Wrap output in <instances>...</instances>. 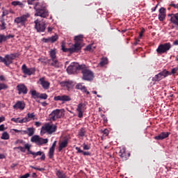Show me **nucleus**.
I'll return each instance as SVG.
<instances>
[{
	"label": "nucleus",
	"mask_w": 178,
	"mask_h": 178,
	"mask_svg": "<svg viewBox=\"0 0 178 178\" xmlns=\"http://www.w3.org/2000/svg\"><path fill=\"white\" fill-rule=\"evenodd\" d=\"M27 2L29 5H34L33 8L35 10V16H40L43 18L49 16V13L48 12V10H47L44 3H40L38 2V0H28Z\"/></svg>",
	"instance_id": "obj_1"
},
{
	"label": "nucleus",
	"mask_w": 178,
	"mask_h": 178,
	"mask_svg": "<svg viewBox=\"0 0 178 178\" xmlns=\"http://www.w3.org/2000/svg\"><path fill=\"white\" fill-rule=\"evenodd\" d=\"M57 131V126L55 124H51L49 122H46L41 127L40 136H43L45 134L51 135Z\"/></svg>",
	"instance_id": "obj_2"
},
{
	"label": "nucleus",
	"mask_w": 178,
	"mask_h": 178,
	"mask_svg": "<svg viewBox=\"0 0 178 178\" xmlns=\"http://www.w3.org/2000/svg\"><path fill=\"white\" fill-rule=\"evenodd\" d=\"M81 72L82 73V80L92 81L95 79V74L88 69L82 68Z\"/></svg>",
	"instance_id": "obj_3"
},
{
	"label": "nucleus",
	"mask_w": 178,
	"mask_h": 178,
	"mask_svg": "<svg viewBox=\"0 0 178 178\" xmlns=\"http://www.w3.org/2000/svg\"><path fill=\"white\" fill-rule=\"evenodd\" d=\"M31 143L36 144L38 146H42L44 144H47L49 143L48 138H43L40 137L38 135H35L31 138Z\"/></svg>",
	"instance_id": "obj_4"
},
{
	"label": "nucleus",
	"mask_w": 178,
	"mask_h": 178,
	"mask_svg": "<svg viewBox=\"0 0 178 178\" xmlns=\"http://www.w3.org/2000/svg\"><path fill=\"white\" fill-rule=\"evenodd\" d=\"M170 48H172V44L170 42H166L159 44L156 51L157 54L162 55V54H166L168 51H170Z\"/></svg>",
	"instance_id": "obj_5"
},
{
	"label": "nucleus",
	"mask_w": 178,
	"mask_h": 178,
	"mask_svg": "<svg viewBox=\"0 0 178 178\" xmlns=\"http://www.w3.org/2000/svg\"><path fill=\"white\" fill-rule=\"evenodd\" d=\"M29 17H30L29 14L23 15L20 17H16L14 20V22L17 25L20 24V26H26V24L27 23V19H29Z\"/></svg>",
	"instance_id": "obj_6"
},
{
	"label": "nucleus",
	"mask_w": 178,
	"mask_h": 178,
	"mask_svg": "<svg viewBox=\"0 0 178 178\" xmlns=\"http://www.w3.org/2000/svg\"><path fill=\"white\" fill-rule=\"evenodd\" d=\"M64 115L63 112H62L61 110L56 109L52 111L51 113H50V120L55 122L57 119H60L61 117Z\"/></svg>",
	"instance_id": "obj_7"
},
{
	"label": "nucleus",
	"mask_w": 178,
	"mask_h": 178,
	"mask_svg": "<svg viewBox=\"0 0 178 178\" xmlns=\"http://www.w3.org/2000/svg\"><path fill=\"white\" fill-rule=\"evenodd\" d=\"M17 56H19L17 54H11L9 55H6L3 63H4L6 66H9V65L13 63V60H15V59L17 58Z\"/></svg>",
	"instance_id": "obj_8"
},
{
	"label": "nucleus",
	"mask_w": 178,
	"mask_h": 178,
	"mask_svg": "<svg viewBox=\"0 0 178 178\" xmlns=\"http://www.w3.org/2000/svg\"><path fill=\"white\" fill-rule=\"evenodd\" d=\"M83 35H79L74 37L75 43L73 45V47L77 51H80V49H81V47H82L81 45H83Z\"/></svg>",
	"instance_id": "obj_9"
},
{
	"label": "nucleus",
	"mask_w": 178,
	"mask_h": 178,
	"mask_svg": "<svg viewBox=\"0 0 178 178\" xmlns=\"http://www.w3.org/2000/svg\"><path fill=\"white\" fill-rule=\"evenodd\" d=\"M35 29L38 33H44L45 31V24L39 19L34 21Z\"/></svg>",
	"instance_id": "obj_10"
},
{
	"label": "nucleus",
	"mask_w": 178,
	"mask_h": 178,
	"mask_svg": "<svg viewBox=\"0 0 178 178\" xmlns=\"http://www.w3.org/2000/svg\"><path fill=\"white\" fill-rule=\"evenodd\" d=\"M16 90L18 91V95H26L27 92H29V88H27L26 86L24 83H19L16 86Z\"/></svg>",
	"instance_id": "obj_11"
},
{
	"label": "nucleus",
	"mask_w": 178,
	"mask_h": 178,
	"mask_svg": "<svg viewBox=\"0 0 178 178\" xmlns=\"http://www.w3.org/2000/svg\"><path fill=\"white\" fill-rule=\"evenodd\" d=\"M168 76V72L166 70H164L161 72H160L159 74H157L155 76L153 77L152 81H159L162 80L164 78H166Z\"/></svg>",
	"instance_id": "obj_12"
},
{
	"label": "nucleus",
	"mask_w": 178,
	"mask_h": 178,
	"mask_svg": "<svg viewBox=\"0 0 178 178\" xmlns=\"http://www.w3.org/2000/svg\"><path fill=\"white\" fill-rule=\"evenodd\" d=\"M72 100L71 97H70V95H57L55 96L54 97V101L55 102H63V104H64L65 102H70Z\"/></svg>",
	"instance_id": "obj_13"
},
{
	"label": "nucleus",
	"mask_w": 178,
	"mask_h": 178,
	"mask_svg": "<svg viewBox=\"0 0 178 178\" xmlns=\"http://www.w3.org/2000/svg\"><path fill=\"white\" fill-rule=\"evenodd\" d=\"M86 104L83 103H80L77 106L76 111L78 112V118H83V111H86Z\"/></svg>",
	"instance_id": "obj_14"
},
{
	"label": "nucleus",
	"mask_w": 178,
	"mask_h": 178,
	"mask_svg": "<svg viewBox=\"0 0 178 178\" xmlns=\"http://www.w3.org/2000/svg\"><path fill=\"white\" fill-rule=\"evenodd\" d=\"M49 56L51 58L53 63L52 66H56L58 65V60H56V49H53L49 51Z\"/></svg>",
	"instance_id": "obj_15"
},
{
	"label": "nucleus",
	"mask_w": 178,
	"mask_h": 178,
	"mask_svg": "<svg viewBox=\"0 0 178 178\" xmlns=\"http://www.w3.org/2000/svg\"><path fill=\"white\" fill-rule=\"evenodd\" d=\"M82 69V67H67L66 68V72L69 74H77L81 72Z\"/></svg>",
	"instance_id": "obj_16"
},
{
	"label": "nucleus",
	"mask_w": 178,
	"mask_h": 178,
	"mask_svg": "<svg viewBox=\"0 0 178 178\" xmlns=\"http://www.w3.org/2000/svg\"><path fill=\"white\" fill-rule=\"evenodd\" d=\"M170 132H161L160 134L154 137L156 140H163L165 138H168L170 136Z\"/></svg>",
	"instance_id": "obj_17"
},
{
	"label": "nucleus",
	"mask_w": 178,
	"mask_h": 178,
	"mask_svg": "<svg viewBox=\"0 0 178 178\" xmlns=\"http://www.w3.org/2000/svg\"><path fill=\"white\" fill-rule=\"evenodd\" d=\"M119 156L120 158H122V160L127 161V159L130 156V153H127V154L126 149L125 148H122V149H120Z\"/></svg>",
	"instance_id": "obj_18"
},
{
	"label": "nucleus",
	"mask_w": 178,
	"mask_h": 178,
	"mask_svg": "<svg viewBox=\"0 0 178 178\" xmlns=\"http://www.w3.org/2000/svg\"><path fill=\"white\" fill-rule=\"evenodd\" d=\"M159 12V20L160 22H163L166 17V9L163 7H161Z\"/></svg>",
	"instance_id": "obj_19"
},
{
	"label": "nucleus",
	"mask_w": 178,
	"mask_h": 178,
	"mask_svg": "<svg viewBox=\"0 0 178 178\" xmlns=\"http://www.w3.org/2000/svg\"><path fill=\"white\" fill-rule=\"evenodd\" d=\"M168 17H170V22H171L172 24L178 26V13L176 14H169Z\"/></svg>",
	"instance_id": "obj_20"
},
{
	"label": "nucleus",
	"mask_w": 178,
	"mask_h": 178,
	"mask_svg": "<svg viewBox=\"0 0 178 178\" xmlns=\"http://www.w3.org/2000/svg\"><path fill=\"white\" fill-rule=\"evenodd\" d=\"M56 145H57V140H55V141H54L52 146L50 147V148H49V158L50 159H54V152H55V148H56Z\"/></svg>",
	"instance_id": "obj_21"
},
{
	"label": "nucleus",
	"mask_w": 178,
	"mask_h": 178,
	"mask_svg": "<svg viewBox=\"0 0 178 178\" xmlns=\"http://www.w3.org/2000/svg\"><path fill=\"white\" fill-rule=\"evenodd\" d=\"M19 149V151H21L22 153H25L26 152V149H27L28 151V154H29V152H31V145L29 144V143H26L24 145V147H21V146H19V147H16L14 148V149Z\"/></svg>",
	"instance_id": "obj_22"
},
{
	"label": "nucleus",
	"mask_w": 178,
	"mask_h": 178,
	"mask_svg": "<svg viewBox=\"0 0 178 178\" xmlns=\"http://www.w3.org/2000/svg\"><path fill=\"white\" fill-rule=\"evenodd\" d=\"M75 89L80 90L82 92L86 93L87 95H90V92L87 90L86 86H83L82 83H77V85L75 86Z\"/></svg>",
	"instance_id": "obj_23"
},
{
	"label": "nucleus",
	"mask_w": 178,
	"mask_h": 178,
	"mask_svg": "<svg viewBox=\"0 0 178 178\" xmlns=\"http://www.w3.org/2000/svg\"><path fill=\"white\" fill-rule=\"evenodd\" d=\"M25 107H26V104L22 101H17V102H16L15 104L13 106V108H14V109H19V110H24Z\"/></svg>",
	"instance_id": "obj_24"
},
{
	"label": "nucleus",
	"mask_w": 178,
	"mask_h": 178,
	"mask_svg": "<svg viewBox=\"0 0 178 178\" xmlns=\"http://www.w3.org/2000/svg\"><path fill=\"white\" fill-rule=\"evenodd\" d=\"M60 85L62 87H65L66 88H67V90L71 89L74 86L73 81H62L61 83H60Z\"/></svg>",
	"instance_id": "obj_25"
},
{
	"label": "nucleus",
	"mask_w": 178,
	"mask_h": 178,
	"mask_svg": "<svg viewBox=\"0 0 178 178\" xmlns=\"http://www.w3.org/2000/svg\"><path fill=\"white\" fill-rule=\"evenodd\" d=\"M22 71L25 75L31 76L35 72V70L34 68L22 67Z\"/></svg>",
	"instance_id": "obj_26"
},
{
	"label": "nucleus",
	"mask_w": 178,
	"mask_h": 178,
	"mask_svg": "<svg viewBox=\"0 0 178 178\" xmlns=\"http://www.w3.org/2000/svg\"><path fill=\"white\" fill-rule=\"evenodd\" d=\"M40 85L44 90H48L49 88V83L45 80L44 77L40 79Z\"/></svg>",
	"instance_id": "obj_27"
},
{
	"label": "nucleus",
	"mask_w": 178,
	"mask_h": 178,
	"mask_svg": "<svg viewBox=\"0 0 178 178\" xmlns=\"http://www.w3.org/2000/svg\"><path fill=\"white\" fill-rule=\"evenodd\" d=\"M68 145V140L65 139L62 142L59 143V146H58V152H61L62 150H63L64 148H66Z\"/></svg>",
	"instance_id": "obj_28"
},
{
	"label": "nucleus",
	"mask_w": 178,
	"mask_h": 178,
	"mask_svg": "<svg viewBox=\"0 0 178 178\" xmlns=\"http://www.w3.org/2000/svg\"><path fill=\"white\" fill-rule=\"evenodd\" d=\"M61 48H62V51H63V52H70V54L77 52V50L74 48V46L71 48H66V47H65L64 44H62Z\"/></svg>",
	"instance_id": "obj_29"
},
{
	"label": "nucleus",
	"mask_w": 178,
	"mask_h": 178,
	"mask_svg": "<svg viewBox=\"0 0 178 178\" xmlns=\"http://www.w3.org/2000/svg\"><path fill=\"white\" fill-rule=\"evenodd\" d=\"M75 149H76L77 153L82 154L83 156H91V153L90 152H83L79 147H76Z\"/></svg>",
	"instance_id": "obj_30"
},
{
	"label": "nucleus",
	"mask_w": 178,
	"mask_h": 178,
	"mask_svg": "<svg viewBox=\"0 0 178 178\" xmlns=\"http://www.w3.org/2000/svg\"><path fill=\"white\" fill-rule=\"evenodd\" d=\"M56 175L58 178H67L66 173H64L63 171L57 170Z\"/></svg>",
	"instance_id": "obj_31"
},
{
	"label": "nucleus",
	"mask_w": 178,
	"mask_h": 178,
	"mask_svg": "<svg viewBox=\"0 0 178 178\" xmlns=\"http://www.w3.org/2000/svg\"><path fill=\"white\" fill-rule=\"evenodd\" d=\"M13 6H19V8H24V4L19 1H15L11 3Z\"/></svg>",
	"instance_id": "obj_32"
},
{
	"label": "nucleus",
	"mask_w": 178,
	"mask_h": 178,
	"mask_svg": "<svg viewBox=\"0 0 178 178\" xmlns=\"http://www.w3.org/2000/svg\"><path fill=\"white\" fill-rule=\"evenodd\" d=\"M177 70H178V68H174L171 70V72L168 71V76L171 75H173V76L177 75Z\"/></svg>",
	"instance_id": "obj_33"
},
{
	"label": "nucleus",
	"mask_w": 178,
	"mask_h": 178,
	"mask_svg": "<svg viewBox=\"0 0 178 178\" xmlns=\"http://www.w3.org/2000/svg\"><path fill=\"white\" fill-rule=\"evenodd\" d=\"M42 154H43L42 152H34L31 151L28 154H31L32 156H33V159H35L37 156H42Z\"/></svg>",
	"instance_id": "obj_34"
},
{
	"label": "nucleus",
	"mask_w": 178,
	"mask_h": 178,
	"mask_svg": "<svg viewBox=\"0 0 178 178\" xmlns=\"http://www.w3.org/2000/svg\"><path fill=\"white\" fill-rule=\"evenodd\" d=\"M68 67H86V65H80L79 63H72Z\"/></svg>",
	"instance_id": "obj_35"
},
{
	"label": "nucleus",
	"mask_w": 178,
	"mask_h": 178,
	"mask_svg": "<svg viewBox=\"0 0 178 178\" xmlns=\"http://www.w3.org/2000/svg\"><path fill=\"white\" fill-rule=\"evenodd\" d=\"M31 97L33 99L39 98L40 94L37 92L36 90H31Z\"/></svg>",
	"instance_id": "obj_36"
},
{
	"label": "nucleus",
	"mask_w": 178,
	"mask_h": 178,
	"mask_svg": "<svg viewBox=\"0 0 178 178\" xmlns=\"http://www.w3.org/2000/svg\"><path fill=\"white\" fill-rule=\"evenodd\" d=\"M99 65L100 66H105V65H108V58L106 57L102 58Z\"/></svg>",
	"instance_id": "obj_37"
},
{
	"label": "nucleus",
	"mask_w": 178,
	"mask_h": 178,
	"mask_svg": "<svg viewBox=\"0 0 178 178\" xmlns=\"http://www.w3.org/2000/svg\"><path fill=\"white\" fill-rule=\"evenodd\" d=\"M34 134V128L33 127H29L27 129V135L29 136H33Z\"/></svg>",
	"instance_id": "obj_38"
},
{
	"label": "nucleus",
	"mask_w": 178,
	"mask_h": 178,
	"mask_svg": "<svg viewBox=\"0 0 178 178\" xmlns=\"http://www.w3.org/2000/svg\"><path fill=\"white\" fill-rule=\"evenodd\" d=\"M1 138L2 140H7L10 138V136L8 132H4L2 134Z\"/></svg>",
	"instance_id": "obj_39"
},
{
	"label": "nucleus",
	"mask_w": 178,
	"mask_h": 178,
	"mask_svg": "<svg viewBox=\"0 0 178 178\" xmlns=\"http://www.w3.org/2000/svg\"><path fill=\"white\" fill-rule=\"evenodd\" d=\"M86 129H84L83 127L81 128V129L79 131V136L81 137H83L84 136H86Z\"/></svg>",
	"instance_id": "obj_40"
},
{
	"label": "nucleus",
	"mask_w": 178,
	"mask_h": 178,
	"mask_svg": "<svg viewBox=\"0 0 178 178\" xmlns=\"http://www.w3.org/2000/svg\"><path fill=\"white\" fill-rule=\"evenodd\" d=\"M1 25L0 24V30H6V23H5V19L1 20Z\"/></svg>",
	"instance_id": "obj_41"
},
{
	"label": "nucleus",
	"mask_w": 178,
	"mask_h": 178,
	"mask_svg": "<svg viewBox=\"0 0 178 178\" xmlns=\"http://www.w3.org/2000/svg\"><path fill=\"white\" fill-rule=\"evenodd\" d=\"M15 145H26V142L24 141L22 139H17V140H16L15 142Z\"/></svg>",
	"instance_id": "obj_42"
},
{
	"label": "nucleus",
	"mask_w": 178,
	"mask_h": 178,
	"mask_svg": "<svg viewBox=\"0 0 178 178\" xmlns=\"http://www.w3.org/2000/svg\"><path fill=\"white\" fill-rule=\"evenodd\" d=\"M21 120H22V119H21L20 118H11V121H12V122H15V123L22 124Z\"/></svg>",
	"instance_id": "obj_43"
},
{
	"label": "nucleus",
	"mask_w": 178,
	"mask_h": 178,
	"mask_svg": "<svg viewBox=\"0 0 178 178\" xmlns=\"http://www.w3.org/2000/svg\"><path fill=\"white\" fill-rule=\"evenodd\" d=\"M3 13L1 15V17H5V16H8L9 15V11L7 10H5V8H2Z\"/></svg>",
	"instance_id": "obj_44"
},
{
	"label": "nucleus",
	"mask_w": 178,
	"mask_h": 178,
	"mask_svg": "<svg viewBox=\"0 0 178 178\" xmlns=\"http://www.w3.org/2000/svg\"><path fill=\"white\" fill-rule=\"evenodd\" d=\"M50 38V42H55L58 41V35H54L49 38Z\"/></svg>",
	"instance_id": "obj_45"
},
{
	"label": "nucleus",
	"mask_w": 178,
	"mask_h": 178,
	"mask_svg": "<svg viewBox=\"0 0 178 178\" xmlns=\"http://www.w3.org/2000/svg\"><path fill=\"white\" fill-rule=\"evenodd\" d=\"M39 98L41 99H48V95L46 93H41L39 95Z\"/></svg>",
	"instance_id": "obj_46"
},
{
	"label": "nucleus",
	"mask_w": 178,
	"mask_h": 178,
	"mask_svg": "<svg viewBox=\"0 0 178 178\" xmlns=\"http://www.w3.org/2000/svg\"><path fill=\"white\" fill-rule=\"evenodd\" d=\"M31 121V119L27 118V117H25L22 119H21V124H23V123H26V122H29Z\"/></svg>",
	"instance_id": "obj_47"
},
{
	"label": "nucleus",
	"mask_w": 178,
	"mask_h": 178,
	"mask_svg": "<svg viewBox=\"0 0 178 178\" xmlns=\"http://www.w3.org/2000/svg\"><path fill=\"white\" fill-rule=\"evenodd\" d=\"M82 147H83V150H90L91 149V147L86 143L82 144Z\"/></svg>",
	"instance_id": "obj_48"
},
{
	"label": "nucleus",
	"mask_w": 178,
	"mask_h": 178,
	"mask_svg": "<svg viewBox=\"0 0 178 178\" xmlns=\"http://www.w3.org/2000/svg\"><path fill=\"white\" fill-rule=\"evenodd\" d=\"M30 168H32V169H34L35 170H39L40 172H42V171L45 170L44 168H36V167L32 166V165H31Z\"/></svg>",
	"instance_id": "obj_49"
},
{
	"label": "nucleus",
	"mask_w": 178,
	"mask_h": 178,
	"mask_svg": "<svg viewBox=\"0 0 178 178\" xmlns=\"http://www.w3.org/2000/svg\"><path fill=\"white\" fill-rule=\"evenodd\" d=\"M9 38H15V35H4L5 41H6L7 40H9Z\"/></svg>",
	"instance_id": "obj_50"
},
{
	"label": "nucleus",
	"mask_w": 178,
	"mask_h": 178,
	"mask_svg": "<svg viewBox=\"0 0 178 178\" xmlns=\"http://www.w3.org/2000/svg\"><path fill=\"white\" fill-rule=\"evenodd\" d=\"M5 42V35L0 34V44Z\"/></svg>",
	"instance_id": "obj_51"
},
{
	"label": "nucleus",
	"mask_w": 178,
	"mask_h": 178,
	"mask_svg": "<svg viewBox=\"0 0 178 178\" xmlns=\"http://www.w3.org/2000/svg\"><path fill=\"white\" fill-rule=\"evenodd\" d=\"M35 117L33 113H28L26 118L29 119H33Z\"/></svg>",
	"instance_id": "obj_52"
},
{
	"label": "nucleus",
	"mask_w": 178,
	"mask_h": 178,
	"mask_svg": "<svg viewBox=\"0 0 178 178\" xmlns=\"http://www.w3.org/2000/svg\"><path fill=\"white\" fill-rule=\"evenodd\" d=\"M7 88H8V86L6 85H5L4 83H0V90H5Z\"/></svg>",
	"instance_id": "obj_53"
},
{
	"label": "nucleus",
	"mask_w": 178,
	"mask_h": 178,
	"mask_svg": "<svg viewBox=\"0 0 178 178\" xmlns=\"http://www.w3.org/2000/svg\"><path fill=\"white\" fill-rule=\"evenodd\" d=\"M42 42H45V43H47V42H51V40H50V38H43L42 39Z\"/></svg>",
	"instance_id": "obj_54"
},
{
	"label": "nucleus",
	"mask_w": 178,
	"mask_h": 178,
	"mask_svg": "<svg viewBox=\"0 0 178 178\" xmlns=\"http://www.w3.org/2000/svg\"><path fill=\"white\" fill-rule=\"evenodd\" d=\"M102 118L103 119L104 123H106L108 122L107 118L105 116V115L102 114Z\"/></svg>",
	"instance_id": "obj_55"
},
{
	"label": "nucleus",
	"mask_w": 178,
	"mask_h": 178,
	"mask_svg": "<svg viewBox=\"0 0 178 178\" xmlns=\"http://www.w3.org/2000/svg\"><path fill=\"white\" fill-rule=\"evenodd\" d=\"M145 32V29H143L141 32L139 33V38H141L143 35H144V33Z\"/></svg>",
	"instance_id": "obj_56"
},
{
	"label": "nucleus",
	"mask_w": 178,
	"mask_h": 178,
	"mask_svg": "<svg viewBox=\"0 0 178 178\" xmlns=\"http://www.w3.org/2000/svg\"><path fill=\"white\" fill-rule=\"evenodd\" d=\"M170 6H172V8H175V9H178V3L177 4H175L173 3H171L170 4Z\"/></svg>",
	"instance_id": "obj_57"
},
{
	"label": "nucleus",
	"mask_w": 178,
	"mask_h": 178,
	"mask_svg": "<svg viewBox=\"0 0 178 178\" xmlns=\"http://www.w3.org/2000/svg\"><path fill=\"white\" fill-rule=\"evenodd\" d=\"M29 177H30V174L29 173H26V174L19 177V178H29Z\"/></svg>",
	"instance_id": "obj_58"
},
{
	"label": "nucleus",
	"mask_w": 178,
	"mask_h": 178,
	"mask_svg": "<svg viewBox=\"0 0 178 178\" xmlns=\"http://www.w3.org/2000/svg\"><path fill=\"white\" fill-rule=\"evenodd\" d=\"M91 49H92V45L91 44L88 45L86 48V51H91Z\"/></svg>",
	"instance_id": "obj_59"
},
{
	"label": "nucleus",
	"mask_w": 178,
	"mask_h": 178,
	"mask_svg": "<svg viewBox=\"0 0 178 178\" xmlns=\"http://www.w3.org/2000/svg\"><path fill=\"white\" fill-rule=\"evenodd\" d=\"M5 131V125L1 124L0 125V131Z\"/></svg>",
	"instance_id": "obj_60"
},
{
	"label": "nucleus",
	"mask_w": 178,
	"mask_h": 178,
	"mask_svg": "<svg viewBox=\"0 0 178 178\" xmlns=\"http://www.w3.org/2000/svg\"><path fill=\"white\" fill-rule=\"evenodd\" d=\"M22 135H26L28 134L27 130L25 131H20V132Z\"/></svg>",
	"instance_id": "obj_61"
},
{
	"label": "nucleus",
	"mask_w": 178,
	"mask_h": 178,
	"mask_svg": "<svg viewBox=\"0 0 178 178\" xmlns=\"http://www.w3.org/2000/svg\"><path fill=\"white\" fill-rule=\"evenodd\" d=\"M40 160H41V161H44V160H45V154H43L42 155H41Z\"/></svg>",
	"instance_id": "obj_62"
},
{
	"label": "nucleus",
	"mask_w": 178,
	"mask_h": 178,
	"mask_svg": "<svg viewBox=\"0 0 178 178\" xmlns=\"http://www.w3.org/2000/svg\"><path fill=\"white\" fill-rule=\"evenodd\" d=\"M35 126H36V127H40L41 126V122H35Z\"/></svg>",
	"instance_id": "obj_63"
},
{
	"label": "nucleus",
	"mask_w": 178,
	"mask_h": 178,
	"mask_svg": "<svg viewBox=\"0 0 178 178\" xmlns=\"http://www.w3.org/2000/svg\"><path fill=\"white\" fill-rule=\"evenodd\" d=\"M38 175L35 172L32 173V178H37Z\"/></svg>",
	"instance_id": "obj_64"
}]
</instances>
